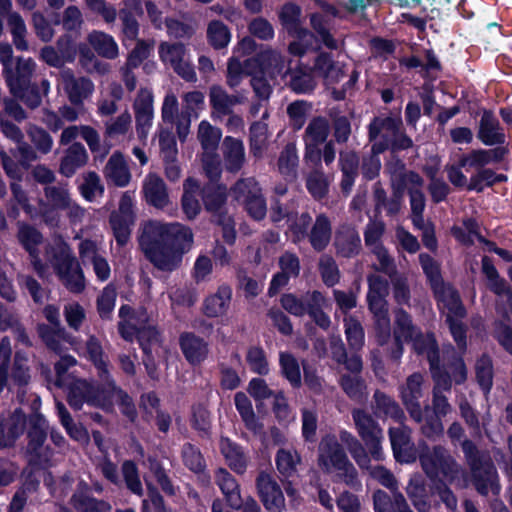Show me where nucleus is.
<instances>
[{
	"label": "nucleus",
	"instance_id": "1",
	"mask_svg": "<svg viewBox=\"0 0 512 512\" xmlns=\"http://www.w3.org/2000/svg\"><path fill=\"white\" fill-rule=\"evenodd\" d=\"M84 354L96 367L98 375L103 381V387H96L84 379L73 380L67 385L70 406L78 410L86 403L90 406L109 411L117 403L122 413L130 420H134L136 409L132 399L110 380L108 362L104 356L102 346L96 337L90 336L88 338Z\"/></svg>",
	"mask_w": 512,
	"mask_h": 512
},
{
	"label": "nucleus",
	"instance_id": "2",
	"mask_svg": "<svg viewBox=\"0 0 512 512\" xmlns=\"http://www.w3.org/2000/svg\"><path fill=\"white\" fill-rule=\"evenodd\" d=\"M193 235L179 223L149 221L141 228L139 245L145 257L159 270L173 271L182 261L184 249H189Z\"/></svg>",
	"mask_w": 512,
	"mask_h": 512
},
{
	"label": "nucleus",
	"instance_id": "3",
	"mask_svg": "<svg viewBox=\"0 0 512 512\" xmlns=\"http://www.w3.org/2000/svg\"><path fill=\"white\" fill-rule=\"evenodd\" d=\"M419 260L424 273L431 283L438 300V306L446 317L451 334L459 349L464 350L466 347L465 330L461 324V319L465 315V309L459 295L450 285L443 283L439 266L431 256L420 254Z\"/></svg>",
	"mask_w": 512,
	"mask_h": 512
},
{
	"label": "nucleus",
	"instance_id": "4",
	"mask_svg": "<svg viewBox=\"0 0 512 512\" xmlns=\"http://www.w3.org/2000/svg\"><path fill=\"white\" fill-rule=\"evenodd\" d=\"M393 335L395 349H393L390 354L393 360L397 361L401 358L403 354V341L412 342L415 352L419 355L426 356L429 361L433 379L437 381L438 385L447 387L448 382L446 378L436 368V362H438L439 357L436 341L432 334L423 335L412 323L409 314L402 309H398L395 312Z\"/></svg>",
	"mask_w": 512,
	"mask_h": 512
},
{
	"label": "nucleus",
	"instance_id": "5",
	"mask_svg": "<svg viewBox=\"0 0 512 512\" xmlns=\"http://www.w3.org/2000/svg\"><path fill=\"white\" fill-rule=\"evenodd\" d=\"M393 335L395 349H393L390 354L393 360L397 361L401 358L403 354V341L412 342L415 352L419 355L426 356L429 361L433 379L437 381L438 385L447 387L448 382L446 378L436 368V362H438L439 357L436 341L432 334L423 335L412 323L409 314L402 309H398L395 312Z\"/></svg>",
	"mask_w": 512,
	"mask_h": 512
},
{
	"label": "nucleus",
	"instance_id": "6",
	"mask_svg": "<svg viewBox=\"0 0 512 512\" xmlns=\"http://www.w3.org/2000/svg\"><path fill=\"white\" fill-rule=\"evenodd\" d=\"M121 321L119 322V332L121 336L127 340L132 341L134 336L137 335L140 346L146 355L144 364L148 370L149 375L155 378L154 362L152 354L160 355L165 351L161 345L160 336L158 331L151 325H146L148 316L145 310L141 309L137 315L132 313L129 306H122L119 310Z\"/></svg>",
	"mask_w": 512,
	"mask_h": 512
},
{
	"label": "nucleus",
	"instance_id": "7",
	"mask_svg": "<svg viewBox=\"0 0 512 512\" xmlns=\"http://www.w3.org/2000/svg\"><path fill=\"white\" fill-rule=\"evenodd\" d=\"M259 68L261 74H268L271 79L282 75L284 59L277 50L266 48L260 51L255 58L245 60L243 63L232 57L227 67V83L236 87L246 75H251Z\"/></svg>",
	"mask_w": 512,
	"mask_h": 512
},
{
	"label": "nucleus",
	"instance_id": "8",
	"mask_svg": "<svg viewBox=\"0 0 512 512\" xmlns=\"http://www.w3.org/2000/svg\"><path fill=\"white\" fill-rule=\"evenodd\" d=\"M436 368L446 378L448 385L447 387L438 385L437 381L434 379L435 388L433 406L436 417L427 419L421 427L422 433L428 438H435L443 433L444 427L440 417L445 416L450 410V405L448 404L447 399L440 395V391L449 390L452 382L456 384L464 382L467 375L466 367L461 358L455 359L452 363L443 369L440 368L438 366V362H436Z\"/></svg>",
	"mask_w": 512,
	"mask_h": 512
},
{
	"label": "nucleus",
	"instance_id": "9",
	"mask_svg": "<svg viewBox=\"0 0 512 512\" xmlns=\"http://www.w3.org/2000/svg\"><path fill=\"white\" fill-rule=\"evenodd\" d=\"M47 257L70 291L80 292L84 289V276L80 265L68 244L60 236L52 239L47 249Z\"/></svg>",
	"mask_w": 512,
	"mask_h": 512
},
{
	"label": "nucleus",
	"instance_id": "10",
	"mask_svg": "<svg viewBox=\"0 0 512 512\" xmlns=\"http://www.w3.org/2000/svg\"><path fill=\"white\" fill-rule=\"evenodd\" d=\"M318 464L327 473H336L346 484H359L357 471L336 436L326 435L319 444Z\"/></svg>",
	"mask_w": 512,
	"mask_h": 512
},
{
	"label": "nucleus",
	"instance_id": "11",
	"mask_svg": "<svg viewBox=\"0 0 512 512\" xmlns=\"http://www.w3.org/2000/svg\"><path fill=\"white\" fill-rule=\"evenodd\" d=\"M419 460L430 479L443 478L453 483L464 475L455 459L442 446H435L432 450L425 447L419 454Z\"/></svg>",
	"mask_w": 512,
	"mask_h": 512
},
{
	"label": "nucleus",
	"instance_id": "12",
	"mask_svg": "<svg viewBox=\"0 0 512 512\" xmlns=\"http://www.w3.org/2000/svg\"><path fill=\"white\" fill-rule=\"evenodd\" d=\"M393 189L404 191L408 189L410 195V206L412 222L416 228L424 227L423 211L425 209V197L422 192V178L411 171H395L391 176Z\"/></svg>",
	"mask_w": 512,
	"mask_h": 512
},
{
	"label": "nucleus",
	"instance_id": "13",
	"mask_svg": "<svg viewBox=\"0 0 512 512\" xmlns=\"http://www.w3.org/2000/svg\"><path fill=\"white\" fill-rule=\"evenodd\" d=\"M198 140L201 144L203 154V169L211 181H215L221 174V161L216 153L222 132L219 128L212 126L208 121L203 120L198 126Z\"/></svg>",
	"mask_w": 512,
	"mask_h": 512
},
{
	"label": "nucleus",
	"instance_id": "14",
	"mask_svg": "<svg viewBox=\"0 0 512 512\" xmlns=\"http://www.w3.org/2000/svg\"><path fill=\"white\" fill-rule=\"evenodd\" d=\"M462 449L471 467L478 492L484 495L489 492L497 494L499 492L497 472L492 462L480 459L476 447L469 440L462 442Z\"/></svg>",
	"mask_w": 512,
	"mask_h": 512
},
{
	"label": "nucleus",
	"instance_id": "15",
	"mask_svg": "<svg viewBox=\"0 0 512 512\" xmlns=\"http://www.w3.org/2000/svg\"><path fill=\"white\" fill-rule=\"evenodd\" d=\"M233 198L244 206L248 214L255 220H261L267 212L266 202L261 188L253 178L239 180L232 188Z\"/></svg>",
	"mask_w": 512,
	"mask_h": 512
},
{
	"label": "nucleus",
	"instance_id": "16",
	"mask_svg": "<svg viewBox=\"0 0 512 512\" xmlns=\"http://www.w3.org/2000/svg\"><path fill=\"white\" fill-rule=\"evenodd\" d=\"M158 54L162 63L172 68L181 78L188 82L197 80L194 67L183 44L162 42L159 45Z\"/></svg>",
	"mask_w": 512,
	"mask_h": 512
},
{
	"label": "nucleus",
	"instance_id": "17",
	"mask_svg": "<svg viewBox=\"0 0 512 512\" xmlns=\"http://www.w3.org/2000/svg\"><path fill=\"white\" fill-rule=\"evenodd\" d=\"M352 417L359 436L365 442L372 457L381 460L383 457L381 441L383 440L382 429L366 411L355 409Z\"/></svg>",
	"mask_w": 512,
	"mask_h": 512
},
{
	"label": "nucleus",
	"instance_id": "18",
	"mask_svg": "<svg viewBox=\"0 0 512 512\" xmlns=\"http://www.w3.org/2000/svg\"><path fill=\"white\" fill-rule=\"evenodd\" d=\"M134 192H124L119 202V209L112 213L110 223L114 232L116 241L124 245L129 237L131 226L134 224Z\"/></svg>",
	"mask_w": 512,
	"mask_h": 512
},
{
	"label": "nucleus",
	"instance_id": "19",
	"mask_svg": "<svg viewBox=\"0 0 512 512\" xmlns=\"http://www.w3.org/2000/svg\"><path fill=\"white\" fill-rule=\"evenodd\" d=\"M30 423L31 428L28 432L29 443L27 451L32 456L31 460L40 465H50L51 450L43 446L48 430V423L40 414H35L30 419Z\"/></svg>",
	"mask_w": 512,
	"mask_h": 512
},
{
	"label": "nucleus",
	"instance_id": "20",
	"mask_svg": "<svg viewBox=\"0 0 512 512\" xmlns=\"http://www.w3.org/2000/svg\"><path fill=\"white\" fill-rule=\"evenodd\" d=\"M154 97L152 90L141 88L133 104L136 120V133L139 140L145 144L153 124Z\"/></svg>",
	"mask_w": 512,
	"mask_h": 512
},
{
	"label": "nucleus",
	"instance_id": "21",
	"mask_svg": "<svg viewBox=\"0 0 512 512\" xmlns=\"http://www.w3.org/2000/svg\"><path fill=\"white\" fill-rule=\"evenodd\" d=\"M57 86L64 90L69 101L76 106H81L94 92V84L90 79L76 78L70 69L59 73Z\"/></svg>",
	"mask_w": 512,
	"mask_h": 512
},
{
	"label": "nucleus",
	"instance_id": "22",
	"mask_svg": "<svg viewBox=\"0 0 512 512\" xmlns=\"http://www.w3.org/2000/svg\"><path fill=\"white\" fill-rule=\"evenodd\" d=\"M330 132V126L325 118L317 117L311 120L306 127L303 137L305 143V159L319 162L321 158L320 145H322Z\"/></svg>",
	"mask_w": 512,
	"mask_h": 512
},
{
	"label": "nucleus",
	"instance_id": "23",
	"mask_svg": "<svg viewBox=\"0 0 512 512\" xmlns=\"http://www.w3.org/2000/svg\"><path fill=\"white\" fill-rule=\"evenodd\" d=\"M400 118L386 117L375 118L369 126V137L374 141L372 151L375 154L382 153L388 145L398 136Z\"/></svg>",
	"mask_w": 512,
	"mask_h": 512
},
{
	"label": "nucleus",
	"instance_id": "24",
	"mask_svg": "<svg viewBox=\"0 0 512 512\" xmlns=\"http://www.w3.org/2000/svg\"><path fill=\"white\" fill-rule=\"evenodd\" d=\"M368 307L374 318V331L379 345L388 342L391 336L390 318L386 297H367Z\"/></svg>",
	"mask_w": 512,
	"mask_h": 512
},
{
	"label": "nucleus",
	"instance_id": "25",
	"mask_svg": "<svg viewBox=\"0 0 512 512\" xmlns=\"http://www.w3.org/2000/svg\"><path fill=\"white\" fill-rule=\"evenodd\" d=\"M257 488L265 508L271 512H282L285 498L278 483L271 475L261 473L257 478Z\"/></svg>",
	"mask_w": 512,
	"mask_h": 512
},
{
	"label": "nucleus",
	"instance_id": "26",
	"mask_svg": "<svg viewBox=\"0 0 512 512\" xmlns=\"http://www.w3.org/2000/svg\"><path fill=\"white\" fill-rule=\"evenodd\" d=\"M422 384V375L414 373L407 378L406 383L400 388L402 401L411 417L417 422L422 421V411L419 404V399L423 396Z\"/></svg>",
	"mask_w": 512,
	"mask_h": 512
},
{
	"label": "nucleus",
	"instance_id": "27",
	"mask_svg": "<svg viewBox=\"0 0 512 512\" xmlns=\"http://www.w3.org/2000/svg\"><path fill=\"white\" fill-rule=\"evenodd\" d=\"M17 237L23 248L29 253L31 263L36 272L41 277H44L46 268L39 258L38 250V246L43 240L41 233L30 225L20 224Z\"/></svg>",
	"mask_w": 512,
	"mask_h": 512
},
{
	"label": "nucleus",
	"instance_id": "28",
	"mask_svg": "<svg viewBox=\"0 0 512 512\" xmlns=\"http://www.w3.org/2000/svg\"><path fill=\"white\" fill-rule=\"evenodd\" d=\"M390 441L397 461L410 463L416 459L413 443L410 439V430L405 426L390 428Z\"/></svg>",
	"mask_w": 512,
	"mask_h": 512
},
{
	"label": "nucleus",
	"instance_id": "29",
	"mask_svg": "<svg viewBox=\"0 0 512 512\" xmlns=\"http://www.w3.org/2000/svg\"><path fill=\"white\" fill-rule=\"evenodd\" d=\"M319 9L323 14L314 13L311 16V24L315 31L318 33L323 44L330 48L336 49L338 47V42L330 35L328 31V25L330 18L336 17L338 15L337 10L324 1H317Z\"/></svg>",
	"mask_w": 512,
	"mask_h": 512
},
{
	"label": "nucleus",
	"instance_id": "30",
	"mask_svg": "<svg viewBox=\"0 0 512 512\" xmlns=\"http://www.w3.org/2000/svg\"><path fill=\"white\" fill-rule=\"evenodd\" d=\"M179 344L185 359L191 365H198L203 362L209 352L207 342L190 332L180 335Z\"/></svg>",
	"mask_w": 512,
	"mask_h": 512
},
{
	"label": "nucleus",
	"instance_id": "31",
	"mask_svg": "<svg viewBox=\"0 0 512 512\" xmlns=\"http://www.w3.org/2000/svg\"><path fill=\"white\" fill-rule=\"evenodd\" d=\"M35 67L36 63L31 58H19L15 71L10 68L6 70V81L14 95H18L28 85Z\"/></svg>",
	"mask_w": 512,
	"mask_h": 512
},
{
	"label": "nucleus",
	"instance_id": "32",
	"mask_svg": "<svg viewBox=\"0 0 512 512\" xmlns=\"http://www.w3.org/2000/svg\"><path fill=\"white\" fill-rule=\"evenodd\" d=\"M104 175L108 182L118 187H125L130 183L131 173L121 153L115 152L110 156L104 168Z\"/></svg>",
	"mask_w": 512,
	"mask_h": 512
},
{
	"label": "nucleus",
	"instance_id": "33",
	"mask_svg": "<svg viewBox=\"0 0 512 512\" xmlns=\"http://www.w3.org/2000/svg\"><path fill=\"white\" fill-rule=\"evenodd\" d=\"M143 193L147 203L164 208L169 203L167 189L163 180L156 174L149 173L143 181Z\"/></svg>",
	"mask_w": 512,
	"mask_h": 512
},
{
	"label": "nucleus",
	"instance_id": "34",
	"mask_svg": "<svg viewBox=\"0 0 512 512\" xmlns=\"http://www.w3.org/2000/svg\"><path fill=\"white\" fill-rule=\"evenodd\" d=\"M25 416L20 409L0 423V448L10 447L22 435L25 428Z\"/></svg>",
	"mask_w": 512,
	"mask_h": 512
},
{
	"label": "nucleus",
	"instance_id": "35",
	"mask_svg": "<svg viewBox=\"0 0 512 512\" xmlns=\"http://www.w3.org/2000/svg\"><path fill=\"white\" fill-rule=\"evenodd\" d=\"M224 165L229 172H237L245 162V149L239 139L227 136L222 143Z\"/></svg>",
	"mask_w": 512,
	"mask_h": 512
},
{
	"label": "nucleus",
	"instance_id": "36",
	"mask_svg": "<svg viewBox=\"0 0 512 512\" xmlns=\"http://www.w3.org/2000/svg\"><path fill=\"white\" fill-rule=\"evenodd\" d=\"M232 289L229 286H220L214 294L209 295L203 304L206 316L214 318L224 315L230 306Z\"/></svg>",
	"mask_w": 512,
	"mask_h": 512
},
{
	"label": "nucleus",
	"instance_id": "37",
	"mask_svg": "<svg viewBox=\"0 0 512 512\" xmlns=\"http://www.w3.org/2000/svg\"><path fill=\"white\" fill-rule=\"evenodd\" d=\"M313 73L324 79L330 85L339 82L343 78L341 66L334 62L328 53H320L315 59Z\"/></svg>",
	"mask_w": 512,
	"mask_h": 512
},
{
	"label": "nucleus",
	"instance_id": "38",
	"mask_svg": "<svg viewBox=\"0 0 512 512\" xmlns=\"http://www.w3.org/2000/svg\"><path fill=\"white\" fill-rule=\"evenodd\" d=\"M87 41L101 57L115 59L119 54L118 44L111 35L105 32L93 30L88 34Z\"/></svg>",
	"mask_w": 512,
	"mask_h": 512
},
{
	"label": "nucleus",
	"instance_id": "39",
	"mask_svg": "<svg viewBox=\"0 0 512 512\" xmlns=\"http://www.w3.org/2000/svg\"><path fill=\"white\" fill-rule=\"evenodd\" d=\"M30 368L28 365V357L22 352H16L11 375L9 377V390L18 389V397L20 391L26 387L30 381Z\"/></svg>",
	"mask_w": 512,
	"mask_h": 512
},
{
	"label": "nucleus",
	"instance_id": "40",
	"mask_svg": "<svg viewBox=\"0 0 512 512\" xmlns=\"http://www.w3.org/2000/svg\"><path fill=\"white\" fill-rule=\"evenodd\" d=\"M479 138L486 145L502 144L505 135L502 132L498 120L491 112L485 111L480 121Z\"/></svg>",
	"mask_w": 512,
	"mask_h": 512
},
{
	"label": "nucleus",
	"instance_id": "41",
	"mask_svg": "<svg viewBox=\"0 0 512 512\" xmlns=\"http://www.w3.org/2000/svg\"><path fill=\"white\" fill-rule=\"evenodd\" d=\"M88 160V155L84 146L80 143L72 144L60 164V173L66 177H71L75 172L84 166Z\"/></svg>",
	"mask_w": 512,
	"mask_h": 512
},
{
	"label": "nucleus",
	"instance_id": "42",
	"mask_svg": "<svg viewBox=\"0 0 512 512\" xmlns=\"http://www.w3.org/2000/svg\"><path fill=\"white\" fill-rule=\"evenodd\" d=\"M392 493L393 500L382 490H377L374 493L373 502L375 512H412L402 493L398 491Z\"/></svg>",
	"mask_w": 512,
	"mask_h": 512
},
{
	"label": "nucleus",
	"instance_id": "43",
	"mask_svg": "<svg viewBox=\"0 0 512 512\" xmlns=\"http://www.w3.org/2000/svg\"><path fill=\"white\" fill-rule=\"evenodd\" d=\"M209 98L216 117L230 115L232 108L240 102L238 97L228 95L222 87L216 85L210 88Z\"/></svg>",
	"mask_w": 512,
	"mask_h": 512
},
{
	"label": "nucleus",
	"instance_id": "44",
	"mask_svg": "<svg viewBox=\"0 0 512 512\" xmlns=\"http://www.w3.org/2000/svg\"><path fill=\"white\" fill-rule=\"evenodd\" d=\"M216 482L229 505L234 509H239L242 506V499L236 480L226 470L219 469L216 473Z\"/></svg>",
	"mask_w": 512,
	"mask_h": 512
},
{
	"label": "nucleus",
	"instance_id": "45",
	"mask_svg": "<svg viewBox=\"0 0 512 512\" xmlns=\"http://www.w3.org/2000/svg\"><path fill=\"white\" fill-rule=\"evenodd\" d=\"M300 462L301 457L293 448H281L275 457L276 468L285 479L293 477L297 473Z\"/></svg>",
	"mask_w": 512,
	"mask_h": 512
},
{
	"label": "nucleus",
	"instance_id": "46",
	"mask_svg": "<svg viewBox=\"0 0 512 512\" xmlns=\"http://www.w3.org/2000/svg\"><path fill=\"white\" fill-rule=\"evenodd\" d=\"M71 502L78 512H109L111 510L109 503L90 496L86 488L79 489L72 496Z\"/></svg>",
	"mask_w": 512,
	"mask_h": 512
},
{
	"label": "nucleus",
	"instance_id": "47",
	"mask_svg": "<svg viewBox=\"0 0 512 512\" xmlns=\"http://www.w3.org/2000/svg\"><path fill=\"white\" fill-rule=\"evenodd\" d=\"M220 449L231 469L237 473L245 471L247 459L237 444L228 438H221Z\"/></svg>",
	"mask_w": 512,
	"mask_h": 512
},
{
	"label": "nucleus",
	"instance_id": "48",
	"mask_svg": "<svg viewBox=\"0 0 512 512\" xmlns=\"http://www.w3.org/2000/svg\"><path fill=\"white\" fill-rule=\"evenodd\" d=\"M298 162L296 145L294 143L287 144L278 160L280 174L287 180H294L297 177Z\"/></svg>",
	"mask_w": 512,
	"mask_h": 512
},
{
	"label": "nucleus",
	"instance_id": "49",
	"mask_svg": "<svg viewBox=\"0 0 512 512\" xmlns=\"http://www.w3.org/2000/svg\"><path fill=\"white\" fill-rule=\"evenodd\" d=\"M482 270L488 279L489 288L499 296L505 295L508 304L512 307V292L507 288L505 281L500 279L497 270L488 257L482 259Z\"/></svg>",
	"mask_w": 512,
	"mask_h": 512
},
{
	"label": "nucleus",
	"instance_id": "50",
	"mask_svg": "<svg viewBox=\"0 0 512 512\" xmlns=\"http://www.w3.org/2000/svg\"><path fill=\"white\" fill-rule=\"evenodd\" d=\"M199 190V184L194 179L189 178L185 181L182 208L189 219L195 218L201 210L200 203L197 199Z\"/></svg>",
	"mask_w": 512,
	"mask_h": 512
},
{
	"label": "nucleus",
	"instance_id": "51",
	"mask_svg": "<svg viewBox=\"0 0 512 512\" xmlns=\"http://www.w3.org/2000/svg\"><path fill=\"white\" fill-rule=\"evenodd\" d=\"M335 245L338 253L349 257L357 253L360 246V238L353 228L345 227L336 233Z\"/></svg>",
	"mask_w": 512,
	"mask_h": 512
},
{
	"label": "nucleus",
	"instance_id": "52",
	"mask_svg": "<svg viewBox=\"0 0 512 512\" xmlns=\"http://www.w3.org/2000/svg\"><path fill=\"white\" fill-rule=\"evenodd\" d=\"M81 196L89 202H94L104 194V185L99 175L93 171L82 175V183L79 185Z\"/></svg>",
	"mask_w": 512,
	"mask_h": 512
},
{
	"label": "nucleus",
	"instance_id": "53",
	"mask_svg": "<svg viewBox=\"0 0 512 512\" xmlns=\"http://www.w3.org/2000/svg\"><path fill=\"white\" fill-rule=\"evenodd\" d=\"M234 400L236 409L238 410L247 429L251 430L254 433H259L262 429V425L256 418L251 402L248 399V397L244 393L238 392L235 394Z\"/></svg>",
	"mask_w": 512,
	"mask_h": 512
},
{
	"label": "nucleus",
	"instance_id": "54",
	"mask_svg": "<svg viewBox=\"0 0 512 512\" xmlns=\"http://www.w3.org/2000/svg\"><path fill=\"white\" fill-rule=\"evenodd\" d=\"M331 238V225L324 215H319L311 230L310 242L314 249L323 250Z\"/></svg>",
	"mask_w": 512,
	"mask_h": 512
},
{
	"label": "nucleus",
	"instance_id": "55",
	"mask_svg": "<svg viewBox=\"0 0 512 512\" xmlns=\"http://www.w3.org/2000/svg\"><path fill=\"white\" fill-rule=\"evenodd\" d=\"M374 410L377 415L383 414L397 421H400L404 416L399 405L391 397L380 391H376L374 394Z\"/></svg>",
	"mask_w": 512,
	"mask_h": 512
},
{
	"label": "nucleus",
	"instance_id": "56",
	"mask_svg": "<svg viewBox=\"0 0 512 512\" xmlns=\"http://www.w3.org/2000/svg\"><path fill=\"white\" fill-rule=\"evenodd\" d=\"M279 362L283 376L292 386H300L301 370L297 359L290 353L281 352Z\"/></svg>",
	"mask_w": 512,
	"mask_h": 512
},
{
	"label": "nucleus",
	"instance_id": "57",
	"mask_svg": "<svg viewBox=\"0 0 512 512\" xmlns=\"http://www.w3.org/2000/svg\"><path fill=\"white\" fill-rule=\"evenodd\" d=\"M499 150H476L460 159L461 167H482L501 159Z\"/></svg>",
	"mask_w": 512,
	"mask_h": 512
},
{
	"label": "nucleus",
	"instance_id": "58",
	"mask_svg": "<svg viewBox=\"0 0 512 512\" xmlns=\"http://www.w3.org/2000/svg\"><path fill=\"white\" fill-rule=\"evenodd\" d=\"M207 39L215 49H220L229 44L231 33L224 23L214 20L208 24Z\"/></svg>",
	"mask_w": 512,
	"mask_h": 512
},
{
	"label": "nucleus",
	"instance_id": "59",
	"mask_svg": "<svg viewBox=\"0 0 512 512\" xmlns=\"http://www.w3.org/2000/svg\"><path fill=\"white\" fill-rule=\"evenodd\" d=\"M295 38L293 42L289 44L288 50L290 54L295 56H302L306 51L313 48L314 42L316 41L314 35L300 27L297 31H294L290 34Z\"/></svg>",
	"mask_w": 512,
	"mask_h": 512
},
{
	"label": "nucleus",
	"instance_id": "60",
	"mask_svg": "<svg viewBox=\"0 0 512 512\" xmlns=\"http://www.w3.org/2000/svg\"><path fill=\"white\" fill-rule=\"evenodd\" d=\"M7 22L13 36L15 47L21 51L27 50L28 43L25 39L27 29L22 17L16 12H11L8 14Z\"/></svg>",
	"mask_w": 512,
	"mask_h": 512
},
{
	"label": "nucleus",
	"instance_id": "61",
	"mask_svg": "<svg viewBox=\"0 0 512 512\" xmlns=\"http://www.w3.org/2000/svg\"><path fill=\"white\" fill-rule=\"evenodd\" d=\"M132 117L128 111L110 119L105 124L106 135L110 138H118L127 135L131 130Z\"/></svg>",
	"mask_w": 512,
	"mask_h": 512
},
{
	"label": "nucleus",
	"instance_id": "62",
	"mask_svg": "<svg viewBox=\"0 0 512 512\" xmlns=\"http://www.w3.org/2000/svg\"><path fill=\"white\" fill-rule=\"evenodd\" d=\"M345 335L349 346L358 350L364 344V330L361 323L353 317L344 319Z\"/></svg>",
	"mask_w": 512,
	"mask_h": 512
},
{
	"label": "nucleus",
	"instance_id": "63",
	"mask_svg": "<svg viewBox=\"0 0 512 512\" xmlns=\"http://www.w3.org/2000/svg\"><path fill=\"white\" fill-rule=\"evenodd\" d=\"M203 202L208 211L217 212L226 199V189L222 186L209 185L203 190Z\"/></svg>",
	"mask_w": 512,
	"mask_h": 512
},
{
	"label": "nucleus",
	"instance_id": "64",
	"mask_svg": "<svg viewBox=\"0 0 512 512\" xmlns=\"http://www.w3.org/2000/svg\"><path fill=\"white\" fill-rule=\"evenodd\" d=\"M45 196L54 208L61 210L73 200L65 185L47 186L45 188Z\"/></svg>",
	"mask_w": 512,
	"mask_h": 512
}]
</instances>
